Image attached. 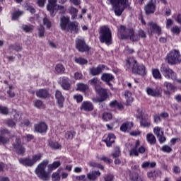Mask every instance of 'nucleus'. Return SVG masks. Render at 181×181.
Returning <instances> with one entry per match:
<instances>
[{
	"mask_svg": "<svg viewBox=\"0 0 181 181\" xmlns=\"http://www.w3.org/2000/svg\"><path fill=\"white\" fill-rule=\"evenodd\" d=\"M126 66L128 69H132L134 74H139V76H146V69L144 64H138V62L133 58L127 59Z\"/></svg>",
	"mask_w": 181,
	"mask_h": 181,
	"instance_id": "f257e3e1",
	"label": "nucleus"
},
{
	"mask_svg": "<svg viewBox=\"0 0 181 181\" xmlns=\"http://www.w3.org/2000/svg\"><path fill=\"white\" fill-rule=\"evenodd\" d=\"M116 16H121L125 8L128 7V0H108Z\"/></svg>",
	"mask_w": 181,
	"mask_h": 181,
	"instance_id": "f03ea898",
	"label": "nucleus"
},
{
	"mask_svg": "<svg viewBox=\"0 0 181 181\" xmlns=\"http://www.w3.org/2000/svg\"><path fill=\"white\" fill-rule=\"evenodd\" d=\"M99 40L100 43H105L106 45H111L112 42V33L111 29L107 25L100 27Z\"/></svg>",
	"mask_w": 181,
	"mask_h": 181,
	"instance_id": "7ed1b4c3",
	"label": "nucleus"
},
{
	"mask_svg": "<svg viewBox=\"0 0 181 181\" xmlns=\"http://www.w3.org/2000/svg\"><path fill=\"white\" fill-rule=\"evenodd\" d=\"M47 165H49V160H45L38 164L35 169V174L40 179L42 180L43 181H47L49 179H50L49 173L46 172V168H47Z\"/></svg>",
	"mask_w": 181,
	"mask_h": 181,
	"instance_id": "20e7f679",
	"label": "nucleus"
},
{
	"mask_svg": "<svg viewBox=\"0 0 181 181\" xmlns=\"http://www.w3.org/2000/svg\"><path fill=\"white\" fill-rule=\"evenodd\" d=\"M167 62L168 64L174 66V64H180L181 63V54L180 52L177 49L171 51L167 55Z\"/></svg>",
	"mask_w": 181,
	"mask_h": 181,
	"instance_id": "39448f33",
	"label": "nucleus"
},
{
	"mask_svg": "<svg viewBox=\"0 0 181 181\" xmlns=\"http://www.w3.org/2000/svg\"><path fill=\"white\" fill-rule=\"evenodd\" d=\"M160 70L165 78L176 80V73L169 66L166 65V64H162Z\"/></svg>",
	"mask_w": 181,
	"mask_h": 181,
	"instance_id": "423d86ee",
	"label": "nucleus"
},
{
	"mask_svg": "<svg viewBox=\"0 0 181 181\" xmlns=\"http://www.w3.org/2000/svg\"><path fill=\"white\" fill-rule=\"evenodd\" d=\"M140 144L139 140L135 141L134 147L129 151L130 156H139V153H145L146 149L144 146L139 147Z\"/></svg>",
	"mask_w": 181,
	"mask_h": 181,
	"instance_id": "0eeeda50",
	"label": "nucleus"
},
{
	"mask_svg": "<svg viewBox=\"0 0 181 181\" xmlns=\"http://www.w3.org/2000/svg\"><path fill=\"white\" fill-rule=\"evenodd\" d=\"M76 47L78 52H81V53H84V52H88V50H90V47L87 45L83 39L76 40Z\"/></svg>",
	"mask_w": 181,
	"mask_h": 181,
	"instance_id": "6e6552de",
	"label": "nucleus"
},
{
	"mask_svg": "<svg viewBox=\"0 0 181 181\" xmlns=\"http://www.w3.org/2000/svg\"><path fill=\"white\" fill-rule=\"evenodd\" d=\"M13 151L18 153V155H23L25 153V147L22 145L21 139H16V141L13 144Z\"/></svg>",
	"mask_w": 181,
	"mask_h": 181,
	"instance_id": "1a4fd4ad",
	"label": "nucleus"
},
{
	"mask_svg": "<svg viewBox=\"0 0 181 181\" xmlns=\"http://www.w3.org/2000/svg\"><path fill=\"white\" fill-rule=\"evenodd\" d=\"M148 33H158V35H160L161 29L159 25H158L156 23L153 22H150L148 23Z\"/></svg>",
	"mask_w": 181,
	"mask_h": 181,
	"instance_id": "9d476101",
	"label": "nucleus"
},
{
	"mask_svg": "<svg viewBox=\"0 0 181 181\" xmlns=\"http://www.w3.org/2000/svg\"><path fill=\"white\" fill-rule=\"evenodd\" d=\"M99 94L100 98L97 99L98 103H103L108 98V90L100 88L99 91H96Z\"/></svg>",
	"mask_w": 181,
	"mask_h": 181,
	"instance_id": "9b49d317",
	"label": "nucleus"
},
{
	"mask_svg": "<svg viewBox=\"0 0 181 181\" xmlns=\"http://www.w3.org/2000/svg\"><path fill=\"white\" fill-rule=\"evenodd\" d=\"M88 84L93 87L95 92L100 91L101 90V82L98 78H93L92 79L88 81Z\"/></svg>",
	"mask_w": 181,
	"mask_h": 181,
	"instance_id": "f8f14e48",
	"label": "nucleus"
},
{
	"mask_svg": "<svg viewBox=\"0 0 181 181\" xmlns=\"http://www.w3.org/2000/svg\"><path fill=\"white\" fill-rule=\"evenodd\" d=\"M34 129L35 132L43 134L47 131V124H46L45 122H39L35 124Z\"/></svg>",
	"mask_w": 181,
	"mask_h": 181,
	"instance_id": "ddd939ff",
	"label": "nucleus"
},
{
	"mask_svg": "<svg viewBox=\"0 0 181 181\" xmlns=\"http://www.w3.org/2000/svg\"><path fill=\"white\" fill-rule=\"evenodd\" d=\"M80 110L86 112H90V111L94 110V105L90 101H83L80 107Z\"/></svg>",
	"mask_w": 181,
	"mask_h": 181,
	"instance_id": "4468645a",
	"label": "nucleus"
},
{
	"mask_svg": "<svg viewBox=\"0 0 181 181\" xmlns=\"http://www.w3.org/2000/svg\"><path fill=\"white\" fill-rule=\"evenodd\" d=\"M104 69H105V65H98L97 67L90 68L89 74L90 76H98L99 74H101Z\"/></svg>",
	"mask_w": 181,
	"mask_h": 181,
	"instance_id": "2eb2a0df",
	"label": "nucleus"
},
{
	"mask_svg": "<svg viewBox=\"0 0 181 181\" xmlns=\"http://www.w3.org/2000/svg\"><path fill=\"white\" fill-rule=\"evenodd\" d=\"M131 29H127L125 26L121 25L118 29V35L120 36L121 39H128L129 37V33L128 31Z\"/></svg>",
	"mask_w": 181,
	"mask_h": 181,
	"instance_id": "dca6fc26",
	"label": "nucleus"
},
{
	"mask_svg": "<svg viewBox=\"0 0 181 181\" xmlns=\"http://www.w3.org/2000/svg\"><path fill=\"white\" fill-rule=\"evenodd\" d=\"M102 81H105L108 84L109 87H112V84H111V81H114V76L111 74H103L101 76Z\"/></svg>",
	"mask_w": 181,
	"mask_h": 181,
	"instance_id": "f3484780",
	"label": "nucleus"
},
{
	"mask_svg": "<svg viewBox=\"0 0 181 181\" xmlns=\"http://www.w3.org/2000/svg\"><path fill=\"white\" fill-rule=\"evenodd\" d=\"M66 30H70L71 33H78V23L71 22L68 24Z\"/></svg>",
	"mask_w": 181,
	"mask_h": 181,
	"instance_id": "a211bd4d",
	"label": "nucleus"
},
{
	"mask_svg": "<svg viewBox=\"0 0 181 181\" xmlns=\"http://www.w3.org/2000/svg\"><path fill=\"white\" fill-rule=\"evenodd\" d=\"M99 176H101V173L100 171L93 170L87 174L86 177L88 180L95 181L98 179Z\"/></svg>",
	"mask_w": 181,
	"mask_h": 181,
	"instance_id": "6ab92c4d",
	"label": "nucleus"
},
{
	"mask_svg": "<svg viewBox=\"0 0 181 181\" xmlns=\"http://www.w3.org/2000/svg\"><path fill=\"white\" fill-rule=\"evenodd\" d=\"M61 87L63 90H70L71 85L70 84L69 80L67 77L64 76L61 81Z\"/></svg>",
	"mask_w": 181,
	"mask_h": 181,
	"instance_id": "aec40b11",
	"label": "nucleus"
},
{
	"mask_svg": "<svg viewBox=\"0 0 181 181\" xmlns=\"http://www.w3.org/2000/svg\"><path fill=\"white\" fill-rule=\"evenodd\" d=\"M55 97L58 101V104L60 108H63V103H64V97L60 90H57L55 93Z\"/></svg>",
	"mask_w": 181,
	"mask_h": 181,
	"instance_id": "412c9836",
	"label": "nucleus"
},
{
	"mask_svg": "<svg viewBox=\"0 0 181 181\" xmlns=\"http://www.w3.org/2000/svg\"><path fill=\"white\" fill-rule=\"evenodd\" d=\"M36 95L38 98H47L49 97V90L47 89H40L36 91Z\"/></svg>",
	"mask_w": 181,
	"mask_h": 181,
	"instance_id": "4be33fe9",
	"label": "nucleus"
},
{
	"mask_svg": "<svg viewBox=\"0 0 181 181\" xmlns=\"http://www.w3.org/2000/svg\"><path fill=\"white\" fill-rule=\"evenodd\" d=\"M104 142H105L107 146L110 148V146L115 142V135H114V134H109L106 139L104 140Z\"/></svg>",
	"mask_w": 181,
	"mask_h": 181,
	"instance_id": "5701e85b",
	"label": "nucleus"
},
{
	"mask_svg": "<svg viewBox=\"0 0 181 181\" xmlns=\"http://www.w3.org/2000/svg\"><path fill=\"white\" fill-rule=\"evenodd\" d=\"M132 127H134V123L131 122H124L120 127V131L122 132H127V131H129Z\"/></svg>",
	"mask_w": 181,
	"mask_h": 181,
	"instance_id": "b1692460",
	"label": "nucleus"
},
{
	"mask_svg": "<svg viewBox=\"0 0 181 181\" xmlns=\"http://www.w3.org/2000/svg\"><path fill=\"white\" fill-rule=\"evenodd\" d=\"M19 163L24 166H33L35 165L33 158H20Z\"/></svg>",
	"mask_w": 181,
	"mask_h": 181,
	"instance_id": "393cba45",
	"label": "nucleus"
},
{
	"mask_svg": "<svg viewBox=\"0 0 181 181\" xmlns=\"http://www.w3.org/2000/svg\"><path fill=\"white\" fill-rule=\"evenodd\" d=\"M122 95L126 100L127 104H131L132 101H134V98H132V93L129 90H125L123 93Z\"/></svg>",
	"mask_w": 181,
	"mask_h": 181,
	"instance_id": "a878e982",
	"label": "nucleus"
},
{
	"mask_svg": "<svg viewBox=\"0 0 181 181\" xmlns=\"http://www.w3.org/2000/svg\"><path fill=\"white\" fill-rule=\"evenodd\" d=\"M70 22V17H62L61 18V28L62 30H67V25Z\"/></svg>",
	"mask_w": 181,
	"mask_h": 181,
	"instance_id": "bb28decb",
	"label": "nucleus"
},
{
	"mask_svg": "<svg viewBox=\"0 0 181 181\" xmlns=\"http://www.w3.org/2000/svg\"><path fill=\"white\" fill-rule=\"evenodd\" d=\"M129 37L132 42H138L139 40V35L134 33V30L131 29L128 31Z\"/></svg>",
	"mask_w": 181,
	"mask_h": 181,
	"instance_id": "cd10ccee",
	"label": "nucleus"
},
{
	"mask_svg": "<svg viewBox=\"0 0 181 181\" xmlns=\"http://www.w3.org/2000/svg\"><path fill=\"white\" fill-rule=\"evenodd\" d=\"M146 141L150 145H155L156 144V137L151 133L146 134Z\"/></svg>",
	"mask_w": 181,
	"mask_h": 181,
	"instance_id": "c85d7f7f",
	"label": "nucleus"
},
{
	"mask_svg": "<svg viewBox=\"0 0 181 181\" xmlns=\"http://www.w3.org/2000/svg\"><path fill=\"white\" fill-rule=\"evenodd\" d=\"M146 92L147 93L148 95H151V97H158V95H159L158 91L149 87L146 88Z\"/></svg>",
	"mask_w": 181,
	"mask_h": 181,
	"instance_id": "c756f323",
	"label": "nucleus"
},
{
	"mask_svg": "<svg viewBox=\"0 0 181 181\" xmlns=\"http://www.w3.org/2000/svg\"><path fill=\"white\" fill-rule=\"evenodd\" d=\"M70 15H71V19L74 20L77 18V13H78V10L73 6L69 7L68 9Z\"/></svg>",
	"mask_w": 181,
	"mask_h": 181,
	"instance_id": "7c9ffc66",
	"label": "nucleus"
},
{
	"mask_svg": "<svg viewBox=\"0 0 181 181\" xmlns=\"http://www.w3.org/2000/svg\"><path fill=\"white\" fill-rule=\"evenodd\" d=\"M60 165H62V163L59 160L54 161L53 163L48 165V169L49 172H52V170L57 169Z\"/></svg>",
	"mask_w": 181,
	"mask_h": 181,
	"instance_id": "2f4dec72",
	"label": "nucleus"
},
{
	"mask_svg": "<svg viewBox=\"0 0 181 181\" xmlns=\"http://www.w3.org/2000/svg\"><path fill=\"white\" fill-rule=\"evenodd\" d=\"M156 166V163L155 162H149V161H144L141 164L142 169H146L147 168H155Z\"/></svg>",
	"mask_w": 181,
	"mask_h": 181,
	"instance_id": "473e14b6",
	"label": "nucleus"
},
{
	"mask_svg": "<svg viewBox=\"0 0 181 181\" xmlns=\"http://www.w3.org/2000/svg\"><path fill=\"white\" fill-rule=\"evenodd\" d=\"M60 170H63V168H59L57 172L53 173L52 175V181H60L62 177H60Z\"/></svg>",
	"mask_w": 181,
	"mask_h": 181,
	"instance_id": "72a5a7b5",
	"label": "nucleus"
},
{
	"mask_svg": "<svg viewBox=\"0 0 181 181\" xmlns=\"http://www.w3.org/2000/svg\"><path fill=\"white\" fill-rule=\"evenodd\" d=\"M153 134L158 138V136H162V135H163V131L162 130V128L156 127L153 128Z\"/></svg>",
	"mask_w": 181,
	"mask_h": 181,
	"instance_id": "f704fd0d",
	"label": "nucleus"
},
{
	"mask_svg": "<svg viewBox=\"0 0 181 181\" xmlns=\"http://www.w3.org/2000/svg\"><path fill=\"white\" fill-rule=\"evenodd\" d=\"M152 74L153 77H154L156 80H160L162 78V75L160 74V71H159V69H153Z\"/></svg>",
	"mask_w": 181,
	"mask_h": 181,
	"instance_id": "c9c22d12",
	"label": "nucleus"
},
{
	"mask_svg": "<svg viewBox=\"0 0 181 181\" xmlns=\"http://www.w3.org/2000/svg\"><path fill=\"white\" fill-rule=\"evenodd\" d=\"M77 90L78 91H81L82 93H84V91H86V90H88V86L84 83H78Z\"/></svg>",
	"mask_w": 181,
	"mask_h": 181,
	"instance_id": "e433bc0d",
	"label": "nucleus"
},
{
	"mask_svg": "<svg viewBox=\"0 0 181 181\" xmlns=\"http://www.w3.org/2000/svg\"><path fill=\"white\" fill-rule=\"evenodd\" d=\"M22 29L26 33H30L33 32L34 27L33 25H22Z\"/></svg>",
	"mask_w": 181,
	"mask_h": 181,
	"instance_id": "4c0bfd02",
	"label": "nucleus"
},
{
	"mask_svg": "<svg viewBox=\"0 0 181 181\" xmlns=\"http://www.w3.org/2000/svg\"><path fill=\"white\" fill-rule=\"evenodd\" d=\"M75 62L76 63H77L78 64H81V66L87 64V63H88V61L83 57H75Z\"/></svg>",
	"mask_w": 181,
	"mask_h": 181,
	"instance_id": "58836bf2",
	"label": "nucleus"
},
{
	"mask_svg": "<svg viewBox=\"0 0 181 181\" xmlns=\"http://www.w3.org/2000/svg\"><path fill=\"white\" fill-rule=\"evenodd\" d=\"M47 9L50 13V15L53 17L55 16L56 13H54V9H57L56 6L53 5H47Z\"/></svg>",
	"mask_w": 181,
	"mask_h": 181,
	"instance_id": "ea45409f",
	"label": "nucleus"
},
{
	"mask_svg": "<svg viewBox=\"0 0 181 181\" xmlns=\"http://www.w3.org/2000/svg\"><path fill=\"white\" fill-rule=\"evenodd\" d=\"M33 105L35 108H43V102L40 100L36 99L33 100Z\"/></svg>",
	"mask_w": 181,
	"mask_h": 181,
	"instance_id": "a19ab883",
	"label": "nucleus"
},
{
	"mask_svg": "<svg viewBox=\"0 0 181 181\" xmlns=\"http://www.w3.org/2000/svg\"><path fill=\"white\" fill-rule=\"evenodd\" d=\"M55 70L57 73L63 74L64 73L66 69L62 64H58L55 66Z\"/></svg>",
	"mask_w": 181,
	"mask_h": 181,
	"instance_id": "79ce46f5",
	"label": "nucleus"
},
{
	"mask_svg": "<svg viewBox=\"0 0 181 181\" xmlns=\"http://www.w3.org/2000/svg\"><path fill=\"white\" fill-rule=\"evenodd\" d=\"M42 157H43V154L42 153H37V154L33 155L32 157L33 162L35 164L36 163V162H39V160H40Z\"/></svg>",
	"mask_w": 181,
	"mask_h": 181,
	"instance_id": "37998d69",
	"label": "nucleus"
},
{
	"mask_svg": "<svg viewBox=\"0 0 181 181\" xmlns=\"http://www.w3.org/2000/svg\"><path fill=\"white\" fill-rule=\"evenodd\" d=\"M110 106L112 107V108H115V107H117L119 110L122 108V105L119 104L117 100H112L110 102Z\"/></svg>",
	"mask_w": 181,
	"mask_h": 181,
	"instance_id": "c03bdc74",
	"label": "nucleus"
},
{
	"mask_svg": "<svg viewBox=\"0 0 181 181\" xmlns=\"http://www.w3.org/2000/svg\"><path fill=\"white\" fill-rule=\"evenodd\" d=\"M6 124L10 127V128H15L16 127V120H13L12 119H8L6 121Z\"/></svg>",
	"mask_w": 181,
	"mask_h": 181,
	"instance_id": "a18cd8bd",
	"label": "nucleus"
},
{
	"mask_svg": "<svg viewBox=\"0 0 181 181\" xmlns=\"http://www.w3.org/2000/svg\"><path fill=\"white\" fill-rule=\"evenodd\" d=\"M140 124L141 127H144V128H149L151 122L148 119H142Z\"/></svg>",
	"mask_w": 181,
	"mask_h": 181,
	"instance_id": "49530a36",
	"label": "nucleus"
},
{
	"mask_svg": "<svg viewBox=\"0 0 181 181\" xmlns=\"http://www.w3.org/2000/svg\"><path fill=\"white\" fill-rule=\"evenodd\" d=\"M157 175H158V173H156V171L148 172L147 173V176L148 179H151V180H155V179H156L157 177Z\"/></svg>",
	"mask_w": 181,
	"mask_h": 181,
	"instance_id": "de8ad7c7",
	"label": "nucleus"
},
{
	"mask_svg": "<svg viewBox=\"0 0 181 181\" xmlns=\"http://www.w3.org/2000/svg\"><path fill=\"white\" fill-rule=\"evenodd\" d=\"M65 138L66 139L71 140L74 138V132L67 131L65 132Z\"/></svg>",
	"mask_w": 181,
	"mask_h": 181,
	"instance_id": "09e8293b",
	"label": "nucleus"
},
{
	"mask_svg": "<svg viewBox=\"0 0 181 181\" xmlns=\"http://www.w3.org/2000/svg\"><path fill=\"white\" fill-rule=\"evenodd\" d=\"M43 24L45 26H46V28H47V29H50V28H52V22L50 20H49V18H47V17L44 18Z\"/></svg>",
	"mask_w": 181,
	"mask_h": 181,
	"instance_id": "8fccbe9b",
	"label": "nucleus"
},
{
	"mask_svg": "<svg viewBox=\"0 0 181 181\" xmlns=\"http://www.w3.org/2000/svg\"><path fill=\"white\" fill-rule=\"evenodd\" d=\"M0 114H3V115H8V114H9L8 107L0 105Z\"/></svg>",
	"mask_w": 181,
	"mask_h": 181,
	"instance_id": "3c124183",
	"label": "nucleus"
},
{
	"mask_svg": "<svg viewBox=\"0 0 181 181\" xmlns=\"http://www.w3.org/2000/svg\"><path fill=\"white\" fill-rule=\"evenodd\" d=\"M9 90L7 91V94L9 95L11 98H13L15 97V92H13V86L12 85H9Z\"/></svg>",
	"mask_w": 181,
	"mask_h": 181,
	"instance_id": "603ef678",
	"label": "nucleus"
},
{
	"mask_svg": "<svg viewBox=\"0 0 181 181\" xmlns=\"http://www.w3.org/2000/svg\"><path fill=\"white\" fill-rule=\"evenodd\" d=\"M89 166L91 168H99V169H104V167L100 164H98L97 163L94 161H90L88 163Z\"/></svg>",
	"mask_w": 181,
	"mask_h": 181,
	"instance_id": "864d4df0",
	"label": "nucleus"
},
{
	"mask_svg": "<svg viewBox=\"0 0 181 181\" xmlns=\"http://www.w3.org/2000/svg\"><path fill=\"white\" fill-rule=\"evenodd\" d=\"M39 37H43L45 36V27L40 25L37 28Z\"/></svg>",
	"mask_w": 181,
	"mask_h": 181,
	"instance_id": "5fc2aeb1",
	"label": "nucleus"
},
{
	"mask_svg": "<svg viewBox=\"0 0 181 181\" xmlns=\"http://www.w3.org/2000/svg\"><path fill=\"white\" fill-rule=\"evenodd\" d=\"M112 118V115L108 112H104L103 115V119L104 121H110Z\"/></svg>",
	"mask_w": 181,
	"mask_h": 181,
	"instance_id": "6e6d98bb",
	"label": "nucleus"
},
{
	"mask_svg": "<svg viewBox=\"0 0 181 181\" xmlns=\"http://www.w3.org/2000/svg\"><path fill=\"white\" fill-rule=\"evenodd\" d=\"M171 32L173 35H179V33H180V28L177 25H175L171 28Z\"/></svg>",
	"mask_w": 181,
	"mask_h": 181,
	"instance_id": "4d7b16f0",
	"label": "nucleus"
},
{
	"mask_svg": "<svg viewBox=\"0 0 181 181\" xmlns=\"http://www.w3.org/2000/svg\"><path fill=\"white\" fill-rule=\"evenodd\" d=\"M164 87H166L167 90H168L169 91L175 90V86L172 85V83L169 82H165Z\"/></svg>",
	"mask_w": 181,
	"mask_h": 181,
	"instance_id": "13d9d810",
	"label": "nucleus"
},
{
	"mask_svg": "<svg viewBox=\"0 0 181 181\" xmlns=\"http://www.w3.org/2000/svg\"><path fill=\"white\" fill-rule=\"evenodd\" d=\"M74 100H76V103H82L83 102V95L80 94L74 95Z\"/></svg>",
	"mask_w": 181,
	"mask_h": 181,
	"instance_id": "bf43d9fd",
	"label": "nucleus"
},
{
	"mask_svg": "<svg viewBox=\"0 0 181 181\" xmlns=\"http://www.w3.org/2000/svg\"><path fill=\"white\" fill-rule=\"evenodd\" d=\"M49 146L52 149H59L62 147L57 142H51L49 143Z\"/></svg>",
	"mask_w": 181,
	"mask_h": 181,
	"instance_id": "052dcab7",
	"label": "nucleus"
},
{
	"mask_svg": "<svg viewBox=\"0 0 181 181\" xmlns=\"http://www.w3.org/2000/svg\"><path fill=\"white\" fill-rule=\"evenodd\" d=\"M22 13V11H15L14 13H13V20L16 21V19H18V18H19V16H21Z\"/></svg>",
	"mask_w": 181,
	"mask_h": 181,
	"instance_id": "680f3d73",
	"label": "nucleus"
},
{
	"mask_svg": "<svg viewBox=\"0 0 181 181\" xmlns=\"http://www.w3.org/2000/svg\"><path fill=\"white\" fill-rule=\"evenodd\" d=\"M119 153H121V151H119V148L116 147L115 148V152L112 153V157L118 158V156H119Z\"/></svg>",
	"mask_w": 181,
	"mask_h": 181,
	"instance_id": "e2e57ef3",
	"label": "nucleus"
},
{
	"mask_svg": "<svg viewBox=\"0 0 181 181\" xmlns=\"http://www.w3.org/2000/svg\"><path fill=\"white\" fill-rule=\"evenodd\" d=\"M161 150L163 151V152H172V148H170L169 146H163L161 148Z\"/></svg>",
	"mask_w": 181,
	"mask_h": 181,
	"instance_id": "0e129e2a",
	"label": "nucleus"
},
{
	"mask_svg": "<svg viewBox=\"0 0 181 181\" xmlns=\"http://www.w3.org/2000/svg\"><path fill=\"white\" fill-rule=\"evenodd\" d=\"M56 8L57 11H59V13H64V12H66V8H64V6H63L56 5Z\"/></svg>",
	"mask_w": 181,
	"mask_h": 181,
	"instance_id": "69168bd1",
	"label": "nucleus"
},
{
	"mask_svg": "<svg viewBox=\"0 0 181 181\" xmlns=\"http://www.w3.org/2000/svg\"><path fill=\"white\" fill-rule=\"evenodd\" d=\"M132 181H144V178L139 176V175L136 174L133 176Z\"/></svg>",
	"mask_w": 181,
	"mask_h": 181,
	"instance_id": "338daca9",
	"label": "nucleus"
},
{
	"mask_svg": "<svg viewBox=\"0 0 181 181\" xmlns=\"http://www.w3.org/2000/svg\"><path fill=\"white\" fill-rule=\"evenodd\" d=\"M114 177L112 175H107L104 177V181H113Z\"/></svg>",
	"mask_w": 181,
	"mask_h": 181,
	"instance_id": "774afa93",
	"label": "nucleus"
}]
</instances>
